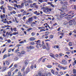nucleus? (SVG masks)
<instances>
[{
    "mask_svg": "<svg viewBox=\"0 0 76 76\" xmlns=\"http://www.w3.org/2000/svg\"><path fill=\"white\" fill-rule=\"evenodd\" d=\"M36 38L35 37H31L29 38V39L30 41H34V40H35Z\"/></svg>",
    "mask_w": 76,
    "mask_h": 76,
    "instance_id": "nucleus-14",
    "label": "nucleus"
},
{
    "mask_svg": "<svg viewBox=\"0 0 76 76\" xmlns=\"http://www.w3.org/2000/svg\"><path fill=\"white\" fill-rule=\"evenodd\" d=\"M47 8H45V9H44L43 10V12H45V13H47Z\"/></svg>",
    "mask_w": 76,
    "mask_h": 76,
    "instance_id": "nucleus-37",
    "label": "nucleus"
},
{
    "mask_svg": "<svg viewBox=\"0 0 76 76\" xmlns=\"http://www.w3.org/2000/svg\"><path fill=\"white\" fill-rule=\"evenodd\" d=\"M39 1L40 2V3H43V2H44V1L43 0H39Z\"/></svg>",
    "mask_w": 76,
    "mask_h": 76,
    "instance_id": "nucleus-55",
    "label": "nucleus"
},
{
    "mask_svg": "<svg viewBox=\"0 0 76 76\" xmlns=\"http://www.w3.org/2000/svg\"><path fill=\"white\" fill-rule=\"evenodd\" d=\"M46 59H47V58H43L42 60V62L43 63H44V62L45 61V60H46Z\"/></svg>",
    "mask_w": 76,
    "mask_h": 76,
    "instance_id": "nucleus-35",
    "label": "nucleus"
},
{
    "mask_svg": "<svg viewBox=\"0 0 76 76\" xmlns=\"http://www.w3.org/2000/svg\"><path fill=\"white\" fill-rule=\"evenodd\" d=\"M34 14H35L37 16H39L40 15L39 12H38L37 11H36L34 12Z\"/></svg>",
    "mask_w": 76,
    "mask_h": 76,
    "instance_id": "nucleus-10",
    "label": "nucleus"
},
{
    "mask_svg": "<svg viewBox=\"0 0 76 76\" xmlns=\"http://www.w3.org/2000/svg\"><path fill=\"white\" fill-rule=\"evenodd\" d=\"M32 28H29L27 29V31H31V30H32Z\"/></svg>",
    "mask_w": 76,
    "mask_h": 76,
    "instance_id": "nucleus-57",
    "label": "nucleus"
},
{
    "mask_svg": "<svg viewBox=\"0 0 76 76\" xmlns=\"http://www.w3.org/2000/svg\"><path fill=\"white\" fill-rule=\"evenodd\" d=\"M47 67H48V68H51V67H52V66L49 65L47 66Z\"/></svg>",
    "mask_w": 76,
    "mask_h": 76,
    "instance_id": "nucleus-46",
    "label": "nucleus"
},
{
    "mask_svg": "<svg viewBox=\"0 0 76 76\" xmlns=\"http://www.w3.org/2000/svg\"><path fill=\"white\" fill-rule=\"evenodd\" d=\"M26 72L28 73H29V72H30V69L29 68H27L26 69Z\"/></svg>",
    "mask_w": 76,
    "mask_h": 76,
    "instance_id": "nucleus-20",
    "label": "nucleus"
},
{
    "mask_svg": "<svg viewBox=\"0 0 76 76\" xmlns=\"http://www.w3.org/2000/svg\"><path fill=\"white\" fill-rule=\"evenodd\" d=\"M60 34L61 35H62V36H64V33L62 32L60 33Z\"/></svg>",
    "mask_w": 76,
    "mask_h": 76,
    "instance_id": "nucleus-60",
    "label": "nucleus"
},
{
    "mask_svg": "<svg viewBox=\"0 0 76 76\" xmlns=\"http://www.w3.org/2000/svg\"><path fill=\"white\" fill-rule=\"evenodd\" d=\"M48 31V28H47L46 29V30L45 29H40L39 32H42V31Z\"/></svg>",
    "mask_w": 76,
    "mask_h": 76,
    "instance_id": "nucleus-11",
    "label": "nucleus"
},
{
    "mask_svg": "<svg viewBox=\"0 0 76 76\" xmlns=\"http://www.w3.org/2000/svg\"><path fill=\"white\" fill-rule=\"evenodd\" d=\"M61 64H64V65H66L67 64V61H66L64 59H63L62 60L61 62H60Z\"/></svg>",
    "mask_w": 76,
    "mask_h": 76,
    "instance_id": "nucleus-4",
    "label": "nucleus"
},
{
    "mask_svg": "<svg viewBox=\"0 0 76 76\" xmlns=\"http://www.w3.org/2000/svg\"><path fill=\"white\" fill-rule=\"evenodd\" d=\"M62 69H63V70H66V69H67V67H64L63 66L62 67Z\"/></svg>",
    "mask_w": 76,
    "mask_h": 76,
    "instance_id": "nucleus-51",
    "label": "nucleus"
},
{
    "mask_svg": "<svg viewBox=\"0 0 76 76\" xmlns=\"http://www.w3.org/2000/svg\"><path fill=\"white\" fill-rule=\"evenodd\" d=\"M74 16H75V15H73L71 17H68L67 18H66L68 20H71V19H72V18H73Z\"/></svg>",
    "mask_w": 76,
    "mask_h": 76,
    "instance_id": "nucleus-12",
    "label": "nucleus"
},
{
    "mask_svg": "<svg viewBox=\"0 0 76 76\" xmlns=\"http://www.w3.org/2000/svg\"><path fill=\"white\" fill-rule=\"evenodd\" d=\"M42 48L43 49H45L46 48V46H45V45H42Z\"/></svg>",
    "mask_w": 76,
    "mask_h": 76,
    "instance_id": "nucleus-31",
    "label": "nucleus"
},
{
    "mask_svg": "<svg viewBox=\"0 0 76 76\" xmlns=\"http://www.w3.org/2000/svg\"><path fill=\"white\" fill-rule=\"evenodd\" d=\"M76 73V69H73V73H74V74H75V73Z\"/></svg>",
    "mask_w": 76,
    "mask_h": 76,
    "instance_id": "nucleus-39",
    "label": "nucleus"
},
{
    "mask_svg": "<svg viewBox=\"0 0 76 76\" xmlns=\"http://www.w3.org/2000/svg\"><path fill=\"white\" fill-rule=\"evenodd\" d=\"M36 34L35 32H33L31 33V34L32 36H34V35H35Z\"/></svg>",
    "mask_w": 76,
    "mask_h": 76,
    "instance_id": "nucleus-41",
    "label": "nucleus"
},
{
    "mask_svg": "<svg viewBox=\"0 0 76 76\" xmlns=\"http://www.w3.org/2000/svg\"><path fill=\"white\" fill-rule=\"evenodd\" d=\"M8 7H9V10H12V7L9 6H8Z\"/></svg>",
    "mask_w": 76,
    "mask_h": 76,
    "instance_id": "nucleus-43",
    "label": "nucleus"
},
{
    "mask_svg": "<svg viewBox=\"0 0 76 76\" xmlns=\"http://www.w3.org/2000/svg\"><path fill=\"white\" fill-rule=\"evenodd\" d=\"M19 51V50L17 49L15 51V53H18Z\"/></svg>",
    "mask_w": 76,
    "mask_h": 76,
    "instance_id": "nucleus-52",
    "label": "nucleus"
},
{
    "mask_svg": "<svg viewBox=\"0 0 76 76\" xmlns=\"http://www.w3.org/2000/svg\"><path fill=\"white\" fill-rule=\"evenodd\" d=\"M15 20L16 22V23H19V21H18V20H17V19L16 18H15Z\"/></svg>",
    "mask_w": 76,
    "mask_h": 76,
    "instance_id": "nucleus-63",
    "label": "nucleus"
},
{
    "mask_svg": "<svg viewBox=\"0 0 76 76\" xmlns=\"http://www.w3.org/2000/svg\"><path fill=\"white\" fill-rule=\"evenodd\" d=\"M73 23L74 25H76V22L75 20L73 21Z\"/></svg>",
    "mask_w": 76,
    "mask_h": 76,
    "instance_id": "nucleus-62",
    "label": "nucleus"
},
{
    "mask_svg": "<svg viewBox=\"0 0 76 76\" xmlns=\"http://www.w3.org/2000/svg\"><path fill=\"white\" fill-rule=\"evenodd\" d=\"M45 49H46V50H47V51H49V50H50V48L49 47H46Z\"/></svg>",
    "mask_w": 76,
    "mask_h": 76,
    "instance_id": "nucleus-49",
    "label": "nucleus"
},
{
    "mask_svg": "<svg viewBox=\"0 0 76 76\" xmlns=\"http://www.w3.org/2000/svg\"><path fill=\"white\" fill-rule=\"evenodd\" d=\"M50 56L51 57H52L53 58H55L54 57V54L52 53H50Z\"/></svg>",
    "mask_w": 76,
    "mask_h": 76,
    "instance_id": "nucleus-15",
    "label": "nucleus"
},
{
    "mask_svg": "<svg viewBox=\"0 0 76 76\" xmlns=\"http://www.w3.org/2000/svg\"><path fill=\"white\" fill-rule=\"evenodd\" d=\"M69 26H72V25H73V21L72 20H70L69 22Z\"/></svg>",
    "mask_w": 76,
    "mask_h": 76,
    "instance_id": "nucleus-9",
    "label": "nucleus"
},
{
    "mask_svg": "<svg viewBox=\"0 0 76 76\" xmlns=\"http://www.w3.org/2000/svg\"><path fill=\"white\" fill-rule=\"evenodd\" d=\"M23 15H26V12L25 11H24L23 12Z\"/></svg>",
    "mask_w": 76,
    "mask_h": 76,
    "instance_id": "nucleus-44",
    "label": "nucleus"
},
{
    "mask_svg": "<svg viewBox=\"0 0 76 76\" xmlns=\"http://www.w3.org/2000/svg\"><path fill=\"white\" fill-rule=\"evenodd\" d=\"M11 51H12V49L11 48L9 49L8 50V53H10V52H11Z\"/></svg>",
    "mask_w": 76,
    "mask_h": 76,
    "instance_id": "nucleus-58",
    "label": "nucleus"
},
{
    "mask_svg": "<svg viewBox=\"0 0 76 76\" xmlns=\"http://www.w3.org/2000/svg\"><path fill=\"white\" fill-rule=\"evenodd\" d=\"M33 22V18L32 17H31L30 18H29L28 19V20L26 21V23H29L30 24H31V26L32 27H33L34 26V25H33V24H35V22Z\"/></svg>",
    "mask_w": 76,
    "mask_h": 76,
    "instance_id": "nucleus-1",
    "label": "nucleus"
},
{
    "mask_svg": "<svg viewBox=\"0 0 76 76\" xmlns=\"http://www.w3.org/2000/svg\"><path fill=\"white\" fill-rule=\"evenodd\" d=\"M18 75L19 76H20L22 75V73L20 72L19 71L18 73Z\"/></svg>",
    "mask_w": 76,
    "mask_h": 76,
    "instance_id": "nucleus-28",
    "label": "nucleus"
},
{
    "mask_svg": "<svg viewBox=\"0 0 76 76\" xmlns=\"http://www.w3.org/2000/svg\"><path fill=\"white\" fill-rule=\"evenodd\" d=\"M74 12V11H70L68 12V14H69V15H70V14L72 15H74V12Z\"/></svg>",
    "mask_w": 76,
    "mask_h": 76,
    "instance_id": "nucleus-8",
    "label": "nucleus"
},
{
    "mask_svg": "<svg viewBox=\"0 0 76 76\" xmlns=\"http://www.w3.org/2000/svg\"><path fill=\"white\" fill-rule=\"evenodd\" d=\"M27 2L29 3H32V1H31V0H28Z\"/></svg>",
    "mask_w": 76,
    "mask_h": 76,
    "instance_id": "nucleus-53",
    "label": "nucleus"
},
{
    "mask_svg": "<svg viewBox=\"0 0 76 76\" xmlns=\"http://www.w3.org/2000/svg\"><path fill=\"white\" fill-rule=\"evenodd\" d=\"M6 48H4V50L2 52V53H4L5 51H6Z\"/></svg>",
    "mask_w": 76,
    "mask_h": 76,
    "instance_id": "nucleus-48",
    "label": "nucleus"
},
{
    "mask_svg": "<svg viewBox=\"0 0 76 76\" xmlns=\"http://www.w3.org/2000/svg\"><path fill=\"white\" fill-rule=\"evenodd\" d=\"M64 5H66V6H67V5H68V3L66 1L64 3Z\"/></svg>",
    "mask_w": 76,
    "mask_h": 76,
    "instance_id": "nucleus-36",
    "label": "nucleus"
},
{
    "mask_svg": "<svg viewBox=\"0 0 76 76\" xmlns=\"http://www.w3.org/2000/svg\"><path fill=\"white\" fill-rule=\"evenodd\" d=\"M8 34V35H10V37H12V36L13 35V34H10V32L8 33V32H7L6 33V35H7V34Z\"/></svg>",
    "mask_w": 76,
    "mask_h": 76,
    "instance_id": "nucleus-22",
    "label": "nucleus"
},
{
    "mask_svg": "<svg viewBox=\"0 0 76 76\" xmlns=\"http://www.w3.org/2000/svg\"><path fill=\"white\" fill-rule=\"evenodd\" d=\"M42 74V72H39L38 73V75L39 76H41V75Z\"/></svg>",
    "mask_w": 76,
    "mask_h": 76,
    "instance_id": "nucleus-45",
    "label": "nucleus"
},
{
    "mask_svg": "<svg viewBox=\"0 0 76 76\" xmlns=\"http://www.w3.org/2000/svg\"><path fill=\"white\" fill-rule=\"evenodd\" d=\"M64 58H65V60H67V58H69V56H68V55H66L64 56Z\"/></svg>",
    "mask_w": 76,
    "mask_h": 76,
    "instance_id": "nucleus-24",
    "label": "nucleus"
},
{
    "mask_svg": "<svg viewBox=\"0 0 76 76\" xmlns=\"http://www.w3.org/2000/svg\"><path fill=\"white\" fill-rule=\"evenodd\" d=\"M66 16H67V15H62L61 14H60V15L59 16L60 18H61V19L62 18H64V17Z\"/></svg>",
    "mask_w": 76,
    "mask_h": 76,
    "instance_id": "nucleus-13",
    "label": "nucleus"
},
{
    "mask_svg": "<svg viewBox=\"0 0 76 76\" xmlns=\"http://www.w3.org/2000/svg\"><path fill=\"white\" fill-rule=\"evenodd\" d=\"M61 9L62 10H64L66 9L67 8V6H66L65 5H63L62 7L61 8Z\"/></svg>",
    "mask_w": 76,
    "mask_h": 76,
    "instance_id": "nucleus-7",
    "label": "nucleus"
},
{
    "mask_svg": "<svg viewBox=\"0 0 76 76\" xmlns=\"http://www.w3.org/2000/svg\"><path fill=\"white\" fill-rule=\"evenodd\" d=\"M14 60L15 61H17V60H18V58L16 57L14 58Z\"/></svg>",
    "mask_w": 76,
    "mask_h": 76,
    "instance_id": "nucleus-56",
    "label": "nucleus"
},
{
    "mask_svg": "<svg viewBox=\"0 0 76 76\" xmlns=\"http://www.w3.org/2000/svg\"><path fill=\"white\" fill-rule=\"evenodd\" d=\"M56 19H57V20H61V18H60L58 17H57L56 18Z\"/></svg>",
    "mask_w": 76,
    "mask_h": 76,
    "instance_id": "nucleus-64",
    "label": "nucleus"
},
{
    "mask_svg": "<svg viewBox=\"0 0 76 76\" xmlns=\"http://www.w3.org/2000/svg\"><path fill=\"white\" fill-rule=\"evenodd\" d=\"M50 34V33L48 31H46L45 32V35L46 36H48V34Z\"/></svg>",
    "mask_w": 76,
    "mask_h": 76,
    "instance_id": "nucleus-25",
    "label": "nucleus"
},
{
    "mask_svg": "<svg viewBox=\"0 0 76 76\" xmlns=\"http://www.w3.org/2000/svg\"><path fill=\"white\" fill-rule=\"evenodd\" d=\"M59 48V46L58 45H55L53 47V48H54V49H56V48Z\"/></svg>",
    "mask_w": 76,
    "mask_h": 76,
    "instance_id": "nucleus-19",
    "label": "nucleus"
},
{
    "mask_svg": "<svg viewBox=\"0 0 76 76\" xmlns=\"http://www.w3.org/2000/svg\"><path fill=\"white\" fill-rule=\"evenodd\" d=\"M60 15H66V13L64 12L63 11V10L61 11L60 13Z\"/></svg>",
    "mask_w": 76,
    "mask_h": 76,
    "instance_id": "nucleus-16",
    "label": "nucleus"
},
{
    "mask_svg": "<svg viewBox=\"0 0 76 76\" xmlns=\"http://www.w3.org/2000/svg\"><path fill=\"white\" fill-rule=\"evenodd\" d=\"M34 42L36 43V44L37 45H39V44H41V40H38L37 41H35Z\"/></svg>",
    "mask_w": 76,
    "mask_h": 76,
    "instance_id": "nucleus-6",
    "label": "nucleus"
},
{
    "mask_svg": "<svg viewBox=\"0 0 76 76\" xmlns=\"http://www.w3.org/2000/svg\"><path fill=\"white\" fill-rule=\"evenodd\" d=\"M24 63L26 65L28 64V60H26L25 61Z\"/></svg>",
    "mask_w": 76,
    "mask_h": 76,
    "instance_id": "nucleus-17",
    "label": "nucleus"
},
{
    "mask_svg": "<svg viewBox=\"0 0 76 76\" xmlns=\"http://www.w3.org/2000/svg\"><path fill=\"white\" fill-rule=\"evenodd\" d=\"M14 6L15 7H16L18 9H22L24 6V3H22L20 5H18L17 4H14Z\"/></svg>",
    "mask_w": 76,
    "mask_h": 76,
    "instance_id": "nucleus-2",
    "label": "nucleus"
},
{
    "mask_svg": "<svg viewBox=\"0 0 76 76\" xmlns=\"http://www.w3.org/2000/svg\"><path fill=\"white\" fill-rule=\"evenodd\" d=\"M46 44L47 47H50V46L49 45V43H48V42L46 43Z\"/></svg>",
    "mask_w": 76,
    "mask_h": 76,
    "instance_id": "nucleus-50",
    "label": "nucleus"
},
{
    "mask_svg": "<svg viewBox=\"0 0 76 76\" xmlns=\"http://www.w3.org/2000/svg\"><path fill=\"white\" fill-rule=\"evenodd\" d=\"M19 34V33L18 32V31L17 32H14L13 34V35H17V34Z\"/></svg>",
    "mask_w": 76,
    "mask_h": 76,
    "instance_id": "nucleus-34",
    "label": "nucleus"
},
{
    "mask_svg": "<svg viewBox=\"0 0 76 76\" xmlns=\"http://www.w3.org/2000/svg\"><path fill=\"white\" fill-rule=\"evenodd\" d=\"M73 0H70L69 1V2L71 4H72V3H73Z\"/></svg>",
    "mask_w": 76,
    "mask_h": 76,
    "instance_id": "nucleus-61",
    "label": "nucleus"
},
{
    "mask_svg": "<svg viewBox=\"0 0 76 76\" xmlns=\"http://www.w3.org/2000/svg\"><path fill=\"white\" fill-rule=\"evenodd\" d=\"M13 64H11L8 68L6 66L3 67L1 69L2 72H5L6 70V68L7 69H10V68H11V67H12L13 66Z\"/></svg>",
    "mask_w": 76,
    "mask_h": 76,
    "instance_id": "nucleus-3",
    "label": "nucleus"
},
{
    "mask_svg": "<svg viewBox=\"0 0 76 76\" xmlns=\"http://www.w3.org/2000/svg\"><path fill=\"white\" fill-rule=\"evenodd\" d=\"M22 45H20V44H18L15 47H20V46H21Z\"/></svg>",
    "mask_w": 76,
    "mask_h": 76,
    "instance_id": "nucleus-40",
    "label": "nucleus"
},
{
    "mask_svg": "<svg viewBox=\"0 0 76 76\" xmlns=\"http://www.w3.org/2000/svg\"><path fill=\"white\" fill-rule=\"evenodd\" d=\"M24 4H25V6H28V5H29V4L28 3V1H26V2H24Z\"/></svg>",
    "mask_w": 76,
    "mask_h": 76,
    "instance_id": "nucleus-18",
    "label": "nucleus"
},
{
    "mask_svg": "<svg viewBox=\"0 0 76 76\" xmlns=\"http://www.w3.org/2000/svg\"><path fill=\"white\" fill-rule=\"evenodd\" d=\"M7 57V54H5L4 55L3 59H4L5 58Z\"/></svg>",
    "mask_w": 76,
    "mask_h": 76,
    "instance_id": "nucleus-29",
    "label": "nucleus"
},
{
    "mask_svg": "<svg viewBox=\"0 0 76 76\" xmlns=\"http://www.w3.org/2000/svg\"><path fill=\"white\" fill-rule=\"evenodd\" d=\"M69 45L70 47H72V42H69Z\"/></svg>",
    "mask_w": 76,
    "mask_h": 76,
    "instance_id": "nucleus-47",
    "label": "nucleus"
},
{
    "mask_svg": "<svg viewBox=\"0 0 76 76\" xmlns=\"http://www.w3.org/2000/svg\"><path fill=\"white\" fill-rule=\"evenodd\" d=\"M42 58V57L41 58H40L38 60V62H39V63L41 61Z\"/></svg>",
    "mask_w": 76,
    "mask_h": 76,
    "instance_id": "nucleus-42",
    "label": "nucleus"
},
{
    "mask_svg": "<svg viewBox=\"0 0 76 76\" xmlns=\"http://www.w3.org/2000/svg\"><path fill=\"white\" fill-rule=\"evenodd\" d=\"M51 73L53 74V75H54L55 74V73H54V70L52 69L51 70Z\"/></svg>",
    "mask_w": 76,
    "mask_h": 76,
    "instance_id": "nucleus-54",
    "label": "nucleus"
},
{
    "mask_svg": "<svg viewBox=\"0 0 76 76\" xmlns=\"http://www.w3.org/2000/svg\"><path fill=\"white\" fill-rule=\"evenodd\" d=\"M18 54L19 56V57H22V55H21V53H20V52H18Z\"/></svg>",
    "mask_w": 76,
    "mask_h": 76,
    "instance_id": "nucleus-27",
    "label": "nucleus"
},
{
    "mask_svg": "<svg viewBox=\"0 0 76 76\" xmlns=\"http://www.w3.org/2000/svg\"><path fill=\"white\" fill-rule=\"evenodd\" d=\"M26 48L27 49V51L28 52H29V51H30L31 50V49L29 48V46L27 47H26Z\"/></svg>",
    "mask_w": 76,
    "mask_h": 76,
    "instance_id": "nucleus-23",
    "label": "nucleus"
},
{
    "mask_svg": "<svg viewBox=\"0 0 76 76\" xmlns=\"http://www.w3.org/2000/svg\"><path fill=\"white\" fill-rule=\"evenodd\" d=\"M5 63L6 64H7V65H9V64H10V63H9V62H8V61H5Z\"/></svg>",
    "mask_w": 76,
    "mask_h": 76,
    "instance_id": "nucleus-38",
    "label": "nucleus"
},
{
    "mask_svg": "<svg viewBox=\"0 0 76 76\" xmlns=\"http://www.w3.org/2000/svg\"><path fill=\"white\" fill-rule=\"evenodd\" d=\"M27 74H28L27 72H24L23 73V76H26V75H27Z\"/></svg>",
    "mask_w": 76,
    "mask_h": 76,
    "instance_id": "nucleus-21",
    "label": "nucleus"
},
{
    "mask_svg": "<svg viewBox=\"0 0 76 76\" xmlns=\"http://www.w3.org/2000/svg\"><path fill=\"white\" fill-rule=\"evenodd\" d=\"M54 37V35L51 34L49 36V38H51V39H53Z\"/></svg>",
    "mask_w": 76,
    "mask_h": 76,
    "instance_id": "nucleus-26",
    "label": "nucleus"
},
{
    "mask_svg": "<svg viewBox=\"0 0 76 76\" xmlns=\"http://www.w3.org/2000/svg\"><path fill=\"white\" fill-rule=\"evenodd\" d=\"M25 53H26L25 51H22L21 52V54L22 55L24 54H25Z\"/></svg>",
    "mask_w": 76,
    "mask_h": 76,
    "instance_id": "nucleus-32",
    "label": "nucleus"
},
{
    "mask_svg": "<svg viewBox=\"0 0 76 76\" xmlns=\"http://www.w3.org/2000/svg\"><path fill=\"white\" fill-rule=\"evenodd\" d=\"M23 43H24V41H22L19 42V44H23Z\"/></svg>",
    "mask_w": 76,
    "mask_h": 76,
    "instance_id": "nucleus-59",
    "label": "nucleus"
},
{
    "mask_svg": "<svg viewBox=\"0 0 76 76\" xmlns=\"http://www.w3.org/2000/svg\"><path fill=\"white\" fill-rule=\"evenodd\" d=\"M10 29L12 32H13V31H14V32L17 31V28L16 27L13 28L11 27L10 28Z\"/></svg>",
    "mask_w": 76,
    "mask_h": 76,
    "instance_id": "nucleus-5",
    "label": "nucleus"
},
{
    "mask_svg": "<svg viewBox=\"0 0 76 76\" xmlns=\"http://www.w3.org/2000/svg\"><path fill=\"white\" fill-rule=\"evenodd\" d=\"M29 48L31 49V50H32V49H34V47L33 46H30V47H29Z\"/></svg>",
    "mask_w": 76,
    "mask_h": 76,
    "instance_id": "nucleus-33",
    "label": "nucleus"
},
{
    "mask_svg": "<svg viewBox=\"0 0 76 76\" xmlns=\"http://www.w3.org/2000/svg\"><path fill=\"white\" fill-rule=\"evenodd\" d=\"M25 66H23L21 70V71H22V72H24V70H25Z\"/></svg>",
    "mask_w": 76,
    "mask_h": 76,
    "instance_id": "nucleus-30",
    "label": "nucleus"
}]
</instances>
